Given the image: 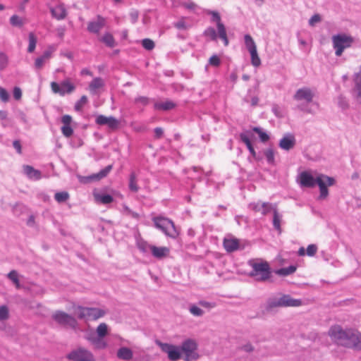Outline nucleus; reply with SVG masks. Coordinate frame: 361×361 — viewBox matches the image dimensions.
Wrapping results in <instances>:
<instances>
[{"instance_id": "nucleus-1", "label": "nucleus", "mask_w": 361, "mask_h": 361, "mask_svg": "<svg viewBox=\"0 0 361 361\" xmlns=\"http://www.w3.org/2000/svg\"><path fill=\"white\" fill-rule=\"evenodd\" d=\"M328 334L338 345L361 350V334L355 329H344L339 325H335L330 328Z\"/></svg>"}, {"instance_id": "nucleus-2", "label": "nucleus", "mask_w": 361, "mask_h": 361, "mask_svg": "<svg viewBox=\"0 0 361 361\" xmlns=\"http://www.w3.org/2000/svg\"><path fill=\"white\" fill-rule=\"evenodd\" d=\"M300 183L302 187L306 188H313L318 185L320 191L319 198L323 200L329 195L327 186L334 185L335 180L324 174H319L314 178L309 172L303 171L300 174Z\"/></svg>"}, {"instance_id": "nucleus-3", "label": "nucleus", "mask_w": 361, "mask_h": 361, "mask_svg": "<svg viewBox=\"0 0 361 361\" xmlns=\"http://www.w3.org/2000/svg\"><path fill=\"white\" fill-rule=\"evenodd\" d=\"M252 270L249 273V276L254 278L259 282H265L271 277V270L269 264L262 259H252L247 262Z\"/></svg>"}, {"instance_id": "nucleus-4", "label": "nucleus", "mask_w": 361, "mask_h": 361, "mask_svg": "<svg viewBox=\"0 0 361 361\" xmlns=\"http://www.w3.org/2000/svg\"><path fill=\"white\" fill-rule=\"evenodd\" d=\"M333 47L335 49V54L341 56L344 49L349 48L354 42V39L345 34H338L332 37Z\"/></svg>"}, {"instance_id": "nucleus-5", "label": "nucleus", "mask_w": 361, "mask_h": 361, "mask_svg": "<svg viewBox=\"0 0 361 361\" xmlns=\"http://www.w3.org/2000/svg\"><path fill=\"white\" fill-rule=\"evenodd\" d=\"M153 221L156 228L161 230L167 236L175 238L178 235L175 225L171 220L167 218L157 216L153 218Z\"/></svg>"}, {"instance_id": "nucleus-6", "label": "nucleus", "mask_w": 361, "mask_h": 361, "mask_svg": "<svg viewBox=\"0 0 361 361\" xmlns=\"http://www.w3.org/2000/svg\"><path fill=\"white\" fill-rule=\"evenodd\" d=\"M302 305V300L294 299L289 295H283L279 298H275L268 302L267 310L270 311L277 307H298Z\"/></svg>"}, {"instance_id": "nucleus-7", "label": "nucleus", "mask_w": 361, "mask_h": 361, "mask_svg": "<svg viewBox=\"0 0 361 361\" xmlns=\"http://www.w3.org/2000/svg\"><path fill=\"white\" fill-rule=\"evenodd\" d=\"M76 310L78 317L85 321L97 320L104 317L106 314L104 310L97 307L78 306Z\"/></svg>"}, {"instance_id": "nucleus-8", "label": "nucleus", "mask_w": 361, "mask_h": 361, "mask_svg": "<svg viewBox=\"0 0 361 361\" xmlns=\"http://www.w3.org/2000/svg\"><path fill=\"white\" fill-rule=\"evenodd\" d=\"M51 317L57 324L64 327L76 329L78 326V321L74 317L63 311H56Z\"/></svg>"}, {"instance_id": "nucleus-9", "label": "nucleus", "mask_w": 361, "mask_h": 361, "mask_svg": "<svg viewBox=\"0 0 361 361\" xmlns=\"http://www.w3.org/2000/svg\"><path fill=\"white\" fill-rule=\"evenodd\" d=\"M180 348L181 353L185 355V361H193L199 358V354L197 353V344L193 339L185 340Z\"/></svg>"}, {"instance_id": "nucleus-10", "label": "nucleus", "mask_w": 361, "mask_h": 361, "mask_svg": "<svg viewBox=\"0 0 361 361\" xmlns=\"http://www.w3.org/2000/svg\"><path fill=\"white\" fill-rule=\"evenodd\" d=\"M66 357L71 361H95L92 353L82 347L71 351Z\"/></svg>"}, {"instance_id": "nucleus-11", "label": "nucleus", "mask_w": 361, "mask_h": 361, "mask_svg": "<svg viewBox=\"0 0 361 361\" xmlns=\"http://www.w3.org/2000/svg\"><path fill=\"white\" fill-rule=\"evenodd\" d=\"M155 343L161 349V350L168 355V357L171 361H176L181 357V350L178 346L162 343L159 340H156Z\"/></svg>"}, {"instance_id": "nucleus-12", "label": "nucleus", "mask_w": 361, "mask_h": 361, "mask_svg": "<svg viewBox=\"0 0 361 361\" xmlns=\"http://www.w3.org/2000/svg\"><path fill=\"white\" fill-rule=\"evenodd\" d=\"M51 88L54 93L64 96L65 94H71L73 92L75 87L70 82L69 79L63 80L60 84L56 82H51Z\"/></svg>"}, {"instance_id": "nucleus-13", "label": "nucleus", "mask_w": 361, "mask_h": 361, "mask_svg": "<svg viewBox=\"0 0 361 361\" xmlns=\"http://www.w3.org/2000/svg\"><path fill=\"white\" fill-rule=\"evenodd\" d=\"M113 166L108 165L104 169H102L99 173L92 174L87 176H78V180L80 183L82 184H87L93 181L99 180L105 178L109 172L111 171Z\"/></svg>"}, {"instance_id": "nucleus-14", "label": "nucleus", "mask_w": 361, "mask_h": 361, "mask_svg": "<svg viewBox=\"0 0 361 361\" xmlns=\"http://www.w3.org/2000/svg\"><path fill=\"white\" fill-rule=\"evenodd\" d=\"M248 207L255 212H258L262 215L265 216L271 212H273L277 205L270 202H263L262 201H258L257 202L250 203Z\"/></svg>"}, {"instance_id": "nucleus-15", "label": "nucleus", "mask_w": 361, "mask_h": 361, "mask_svg": "<svg viewBox=\"0 0 361 361\" xmlns=\"http://www.w3.org/2000/svg\"><path fill=\"white\" fill-rule=\"evenodd\" d=\"M95 122L99 126H106L112 130L118 129L120 126V121L114 116L98 115L96 118Z\"/></svg>"}, {"instance_id": "nucleus-16", "label": "nucleus", "mask_w": 361, "mask_h": 361, "mask_svg": "<svg viewBox=\"0 0 361 361\" xmlns=\"http://www.w3.org/2000/svg\"><path fill=\"white\" fill-rule=\"evenodd\" d=\"M314 94L309 87H302L298 89L295 94L293 99L296 101H305L306 103L312 102Z\"/></svg>"}, {"instance_id": "nucleus-17", "label": "nucleus", "mask_w": 361, "mask_h": 361, "mask_svg": "<svg viewBox=\"0 0 361 361\" xmlns=\"http://www.w3.org/2000/svg\"><path fill=\"white\" fill-rule=\"evenodd\" d=\"M296 144L295 135L292 133H286L279 140V146L283 150L289 151L294 148Z\"/></svg>"}, {"instance_id": "nucleus-18", "label": "nucleus", "mask_w": 361, "mask_h": 361, "mask_svg": "<svg viewBox=\"0 0 361 361\" xmlns=\"http://www.w3.org/2000/svg\"><path fill=\"white\" fill-rule=\"evenodd\" d=\"M252 136V133L250 130H246L243 133H241L239 135L240 140L245 144L247 149L249 150L250 153L252 154V156L256 159V160H260L261 158L258 157L257 156L256 152L250 142V137Z\"/></svg>"}, {"instance_id": "nucleus-19", "label": "nucleus", "mask_w": 361, "mask_h": 361, "mask_svg": "<svg viewBox=\"0 0 361 361\" xmlns=\"http://www.w3.org/2000/svg\"><path fill=\"white\" fill-rule=\"evenodd\" d=\"M63 126L61 128L62 134L66 137H70L73 134V130L71 126L72 122V117L70 115H64L61 118Z\"/></svg>"}, {"instance_id": "nucleus-20", "label": "nucleus", "mask_w": 361, "mask_h": 361, "mask_svg": "<svg viewBox=\"0 0 361 361\" xmlns=\"http://www.w3.org/2000/svg\"><path fill=\"white\" fill-rule=\"evenodd\" d=\"M50 12L52 17L59 20L66 18L67 16V11L63 4H59L54 8H51Z\"/></svg>"}, {"instance_id": "nucleus-21", "label": "nucleus", "mask_w": 361, "mask_h": 361, "mask_svg": "<svg viewBox=\"0 0 361 361\" xmlns=\"http://www.w3.org/2000/svg\"><path fill=\"white\" fill-rule=\"evenodd\" d=\"M104 18L98 16L96 21H92L88 23L87 30L90 32L97 33L104 27Z\"/></svg>"}, {"instance_id": "nucleus-22", "label": "nucleus", "mask_w": 361, "mask_h": 361, "mask_svg": "<svg viewBox=\"0 0 361 361\" xmlns=\"http://www.w3.org/2000/svg\"><path fill=\"white\" fill-rule=\"evenodd\" d=\"M150 251L152 255L157 259H163L169 254V249L166 247H157L153 245L150 247Z\"/></svg>"}, {"instance_id": "nucleus-23", "label": "nucleus", "mask_w": 361, "mask_h": 361, "mask_svg": "<svg viewBox=\"0 0 361 361\" xmlns=\"http://www.w3.org/2000/svg\"><path fill=\"white\" fill-rule=\"evenodd\" d=\"M224 247L228 252H234L239 247V240L236 238H224Z\"/></svg>"}, {"instance_id": "nucleus-24", "label": "nucleus", "mask_w": 361, "mask_h": 361, "mask_svg": "<svg viewBox=\"0 0 361 361\" xmlns=\"http://www.w3.org/2000/svg\"><path fill=\"white\" fill-rule=\"evenodd\" d=\"M24 173L30 179L39 180L42 177L41 172L29 165L23 166Z\"/></svg>"}, {"instance_id": "nucleus-25", "label": "nucleus", "mask_w": 361, "mask_h": 361, "mask_svg": "<svg viewBox=\"0 0 361 361\" xmlns=\"http://www.w3.org/2000/svg\"><path fill=\"white\" fill-rule=\"evenodd\" d=\"M133 351L127 347L120 348L116 353L118 359L126 361L131 360L133 358Z\"/></svg>"}, {"instance_id": "nucleus-26", "label": "nucleus", "mask_w": 361, "mask_h": 361, "mask_svg": "<svg viewBox=\"0 0 361 361\" xmlns=\"http://www.w3.org/2000/svg\"><path fill=\"white\" fill-rule=\"evenodd\" d=\"M51 51L47 50L44 52V54L40 56L36 59L35 62V68L37 69L41 68L45 61L51 57Z\"/></svg>"}, {"instance_id": "nucleus-27", "label": "nucleus", "mask_w": 361, "mask_h": 361, "mask_svg": "<svg viewBox=\"0 0 361 361\" xmlns=\"http://www.w3.org/2000/svg\"><path fill=\"white\" fill-rule=\"evenodd\" d=\"M96 201L99 202L104 204H107L113 202L114 198L111 195L108 194H94Z\"/></svg>"}, {"instance_id": "nucleus-28", "label": "nucleus", "mask_w": 361, "mask_h": 361, "mask_svg": "<svg viewBox=\"0 0 361 361\" xmlns=\"http://www.w3.org/2000/svg\"><path fill=\"white\" fill-rule=\"evenodd\" d=\"M297 269V267L295 265H290L288 267H283L279 269H277L275 273L279 276H288L293 274Z\"/></svg>"}, {"instance_id": "nucleus-29", "label": "nucleus", "mask_w": 361, "mask_h": 361, "mask_svg": "<svg viewBox=\"0 0 361 361\" xmlns=\"http://www.w3.org/2000/svg\"><path fill=\"white\" fill-rule=\"evenodd\" d=\"M175 107V104L171 101L157 102L154 104V109L158 110L168 111Z\"/></svg>"}, {"instance_id": "nucleus-30", "label": "nucleus", "mask_w": 361, "mask_h": 361, "mask_svg": "<svg viewBox=\"0 0 361 361\" xmlns=\"http://www.w3.org/2000/svg\"><path fill=\"white\" fill-rule=\"evenodd\" d=\"M272 212H273V226L276 230L281 232V221L282 216L279 213L277 207H276V209H274V210Z\"/></svg>"}, {"instance_id": "nucleus-31", "label": "nucleus", "mask_w": 361, "mask_h": 361, "mask_svg": "<svg viewBox=\"0 0 361 361\" xmlns=\"http://www.w3.org/2000/svg\"><path fill=\"white\" fill-rule=\"evenodd\" d=\"M246 48L250 51L257 49V46L252 37L250 35H245L244 37Z\"/></svg>"}, {"instance_id": "nucleus-32", "label": "nucleus", "mask_w": 361, "mask_h": 361, "mask_svg": "<svg viewBox=\"0 0 361 361\" xmlns=\"http://www.w3.org/2000/svg\"><path fill=\"white\" fill-rule=\"evenodd\" d=\"M252 130L253 132L258 134L261 142H266L269 140V135L266 132L263 131L260 127H253Z\"/></svg>"}, {"instance_id": "nucleus-33", "label": "nucleus", "mask_w": 361, "mask_h": 361, "mask_svg": "<svg viewBox=\"0 0 361 361\" xmlns=\"http://www.w3.org/2000/svg\"><path fill=\"white\" fill-rule=\"evenodd\" d=\"M128 186L129 189L134 192H137L139 190V187L137 185L136 175L134 172H132L130 175Z\"/></svg>"}, {"instance_id": "nucleus-34", "label": "nucleus", "mask_w": 361, "mask_h": 361, "mask_svg": "<svg viewBox=\"0 0 361 361\" xmlns=\"http://www.w3.org/2000/svg\"><path fill=\"white\" fill-rule=\"evenodd\" d=\"M92 345L97 350L104 349L107 347V343L104 341V338L99 336L94 339Z\"/></svg>"}, {"instance_id": "nucleus-35", "label": "nucleus", "mask_w": 361, "mask_h": 361, "mask_svg": "<svg viewBox=\"0 0 361 361\" xmlns=\"http://www.w3.org/2000/svg\"><path fill=\"white\" fill-rule=\"evenodd\" d=\"M218 32L219 37L224 41V44L227 46L228 44V39L226 35V27L224 24L219 23Z\"/></svg>"}, {"instance_id": "nucleus-36", "label": "nucleus", "mask_w": 361, "mask_h": 361, "mask_svg": "<svg viewBox=\"0 0 361 361\" xmlns=\"http://www.w3.org/2000/svg\"><path fill=\"white\" fill-rule=\"evenodd\" d=\"M104 86L103 80L101 78H95L90 82L89 87L91 91H94Z\"/></svg>"}, {"instance_id": "nucleus-37", "label": "nucleus", "mask_w": 361, "mask_h": 361, "mask_svg": "<svg viewBox=\"0 0 361 361\" xmlns=\"http://www.w3.org/2000/svg\"><path fill=\"white\" fill-rule=\"evenodd\" d=\"M29 39V45L27 47V51L29 53H32L35 51L37 44V37L34 35V33L30 32L28 36Z\"/></svg>"}, {"instance_id": "nucleus-38", "label": "nucleus", "mask_w": 361, "mask_h": 361, "mask_svg": "<svg viewBox=\"0 0 361 361\" xmlns=\"http://www.w3.org/2000/svg\"><path fill=\"white\" fill-rule=\"evenodd\" d=\"M97 335L104 338L108 334V326L105 323H101L96 329Z\"/></svg>"}, {"instance_id": "nucleus-39", "label": "nucleus", "mask_w": 361, "mask_h": 361, "mask_svg": "<svg viewBox=\"0 0 361 361\" xmlns=\"http://www.w3.org/2000/svg\"><path fill=\"white\" fill-rule=\"evenodd\" d=\"M251 56V63L255 67H259L261 65V60L258 56L257 50L250 51Z\"/></svg>"}, {"instance_id": "nucleus-40", "label": "nucleus", "mask_w": 361, "mask_h": 361, "mask_svg": "<svg viewBox=\"0 0 361 361\" xmlns=\"http://www.w3.org/2000/svg\"><path fill=\"white\" fill-rule=\"evenodd\" d=\"M7 277L15 284L17 288H20V285L18 278V272L16 270L11 271Z\"/></svg>"}, {"instance_id": "nucleus-41", "label": "nucleus", "mask_w": 361, "mask_h": 361, "mask_svg": "<svg viewBox=\"0 0 361 361\" xmlns=\"http://www.w3.org/2000/svg\"><path fill=\"white\" fill-rule=\"evenodd\" d=\"M88 99L87 96L83 95L81 97V98L75 103L74 106V109L76 111H82L83 106L87 103Z\"/></svg>"}, {"instance_id": "nucleus-42", "label": "nucleus", "mask_w": 361, "mask_h": 361, "mask_svg": "<svg viewBox=\"0 0 361 361\" xmlns=\"http://www.w3.org/2000/svg\"><path fill=\"white\" fill-rule=\"evenodd\" d=\"M102 41L104 43H105L106 46H108L109 47H114L116 44L113 36L109 33L105 34L102 37Z\"/></svg>"}, {"instance_id": "nucleus-43", "label": "nucleus", "mask_w": 361, "mask_h": 361, "mask_svg": "<svg viewBox=\"0 0 361 361\" xmlns=\"http://www.w3.org/2000/svg\"><path fill=\"white\" fill-rule=\"evenodd\" d=\"M8 65V56L2 51H0V71L4 70Z\"/></svg>"}, {"instance_id": "nucleus-44", "label": "nucleus", "mask_w": 361, "mask_h": 361, "mask_svg": "<svg viewBox=\"0 0 361 361\" xmlns=\"http://www.w3.org/2000/svg\"><path fill=\"white\" fill-rule=\"evenodd\" d=\"M55 200L59 202H64L69 198V194L67 192H59L54 195Z\"/></svg>"}, {"instance_id": "nucleus-45", "label": "nucleus", "mask_w": 361, "mask_h": 361, "mask_svg": "<svg viewBox=\"0 0 361 361\" xmlns=\"http://www.w3.org/2000/svg\"><path fill=\"white\" fill-rule=\"evenodd\" d=\"M264 155L266 157L267 161L270 164H274L275 159H274V152L273 149L269 148L264 151Z\"/></svg>"}, {"instance_id": "nucleus-46", "label": "nucleus", "mask_w": 361, "mask_h": 361, "mask_svg": "<svg viewBox=\"0 0 361 361\" xmlns=\"http://www.w3.org/2000/svg\"><path fill=\"white\" fill-rule=\"evenodd\" d=\"M204 35L206 37H210V39L213 41H215L217 39L216 32L215 29L212 27L207 28L204 32Z\"/></svg>"}, {"instance_id": "nucleus-47", "label": "nucleus", "mask_w": 361, "mask_h": 361, "mask_svg": "<svg viewBox=\"0 0 361 361\" xmlns=\"http://www.w3.org/2000/svg\"><path fill=\"white\" fill-rule=\"evenodd\" d=\"M9 317L8 308L6 305L0 306V321L6 320Z\"/></svg>"}, {"instance_id": "nucleus-48", "label": "nucleus", "mask_w": 361, "mask_h": 361, "mask_svg": "<svg viewBox=\"0 0 361 361\" xmlns=\"http://www.w3.org/2000/svg\"><path fill=\"white\" fill-rule=\"evenodd\" d=\"M142 45L145 49L148 51L152 50L155 46L154 42L148 38L142 40Z\"/></svg>"}, {"instance_id": "nucleus-49", "label": "nucleus", "mask_w": 361, "mask_h": 361, "mask_svg": "<svg viewBox=\"0 0 361 361\" xmlns=\"http://www.w3.org/2000/svg\"><path fill=\"white\" fill-rule=\"evenodd\" d=\"M10 23L13 26L21 27L23 25L22 19L17 15H13L10 18Z\"/></svg>"}, {"instance_id": "nucleus-50", "label": "nucleus", "mask_w": 361, "mask_h": 361, "mask_svg": "<svg viewBox=\"0 0 361 361\" xmlns=\"http://www.w3.org/2000/svg\"><path fill=\"white\" fill-rule=\"evenodd\" d=\"M189 311L192 315L197 317H201L204 314V311L195 305L190 307Z\"/></svg>"}, {"instance_id": "nucleus-51", "label": "nucleus", "mask_w": 361, "mask_h": 361, "mask_svg": "<svg viewBox=\"0 0 361 361\" xmlns=\"http://www.w3.org/2000/svg\"><path fill=\"white\" fill-rule=\"evenodd\" d=\"M152 245H149L147 242L145 241H139L137 243V247L139 248V250L140 251H142V252H147L149 250H150V247Z\"/></svg>"}, {"instance_id": "nucleus-52", "label": "nucleus", "mask_w": 361, "mask_h": 361, "mask_svg": "<svg viewBox=\"0 0 361 361\" xmlns=\"http://www.w3.org/2000/svg\"><path fill=\"white\" fill-rule=\"evenodd\" d=\"M149 102V99L147 97L140 96L135 99V103L136 104H140L142 106H147Z\"/></svg>"}, {"instance_id": "nucleus-53", "label": "nucleus", "mask_w": 361, "mask_h": 361, "mask_svg": "<svg viewBox=\"0 0 361 361\" xmlns=\"http://www.w3.org/2000/svg\"><path fill=\"white\" fill-rule=\"evenodd\" d=\"M209 14H211L212 16V20L216 22L217 27H219V23L223 24L221 21V16L217 11H209Z\"/></svg>"}, {"instance_id": "nucleus-54", "label": "nucleus", "mask_w": 361, "mask_h": 361, "mask_svg": "<svg viewBox=\"0 0 361 361\" xmlns=\"http://www.w3.org/2000/svg\"><path fill=\"white\" fill-rule=\"evenodd\" d=\"M209 63L211 66L217 67L221 63V60L216 55H213L209 58Z\"/></svg>"}, {"instance_id": "nucleus-55", "label": "nucleus", "mask_w": 361, "mask_h": 361, "mask_svg": "<svg viewBox=\"0 0 361 361\" xmlns=\"http://www.w3.org/2000/svg\"><path fill=\"white\" fill-rule=\"evenodd\" d=\"M317 251V247L314 244L309 245L307 247V255L308 256H314Z\"/></svg>"}, {"instance_id": "nucleus-56", "label": "nucleus", "mask_w": 361, "mask_h": 361, "mask_svg": "<svg viewBox=\"0 0 361 361\" xmlns=\"http://www.w3.org/2000/svg\"><path fill=\"white\" fill-rule=\"evenodd\" d=\"M8 99L9 94L8 92L4 88L0 87V99L4 102H6L8 101Z\"/></svg>"}, {"instance_id": "nucleus-57", "label": "nucleus", "mask_w": 361, "mask_h": 361, "mask_svg": "<svg viewBox=\"0 0 361 361\" xmlns=\"http://www.w3.org/2000/svg\"><path fill=\"white\" fill-rule=\"evenodd\" d=\"M321 20H322V18H321L320 15L314 14L309 20V25L310 26H314L316 23H319Z\"/></svg>"}, {"instance_id": "nucleus-58", "label": "nucleus", "mask_w": 361, "mask_h": 361, "mask_svg": "<svg viewBox=\"0 0 361 361\" xmlns=\"http://www.w3.org/2000/svg\"><path fill=\"white\" fill-rule=\"evenodd\" d=\"M123 209L127 215L130 216L135 219H138L139 214L137 213L132 211L128 206L124 205Z\"/></svg>"}, {"instance_id": "nucleus-59", "label": "nucleus", "mask_w": 361, "mask_h": 361, "mask_svg": "<svg viewBox=\"0 0 361 361\" xmlns=\"http://www.w3.org/2000/svg\"><path fill=\"white\" fill-rule=\"evenodd\" d=\"M174 27L178 30H186L188 29V26L185 21L182 19L174 23Z\"/></svg>"}, {"instance_id": "nucleus-60", "label": "nucleus", "mask_w": 361, "mask_h": 361, "mask_svg": "<svg viewBox=\"0 0 361 361\" xmlns=\"http://www.w3.org/2000/svg\"><path fill=\"white\" fill-rule=\"evenodd\" d=\"M338 103L339 106H341L342 109H346L348 106L347 101L345 100V98L343 96H339L338 98Z\"/></svg>"}, {"instance_id": "nucleus-61", "label": "nucleus", "mask_w": 361, "mask_h": 361, "mask_svg": "<svg viewBox=\"0 0 361 361\" xmlns=\"http://www.w3.org/2000/svg\"><path fill=\"white\" fill-rule=\"evenodd\" d=\"M13 94V97L16 100H19L22 97V91H21L20 88L18 87H14Z\"/></svg>"}, {"instance_id": "nucleus-62", "label": "nucleus", "mask_w": 361, "mask_h": 361, "mask_svg": "<svg viewBox=\"0 0 361 361\" xmlns=\"http://www.w3.org/2000/svg\"><path fill=\"white\" fill-rule=\"evenodd\" d=\"M241 349L247 353H251L254 350V347L250 343H247L241 347Z\"/></svg>"}, {"instance_id": "nucleus-63", "label": "nucleus", "mask_w": 361, "mask_h": 361, "mask_svg": "<svg viewBox=\"0 0 361 361\" xmlns=\"http://www.w3.org/2000/svg\"><path fill=\"white\" fill-rule=\"evenodd\" d=\"M164 134V130L161 128L157 127L154 128V137L157 139H159L162 137Z\"/></svg>"}, {"instance_id": "nucleus-64", "label": "nucleus", "mask_w": 361, "mask_h": 361, "mask_svg": "<svg viewBox=\"0 0 361 361\" xmlns=\"http://www.w3.org/2000/svg\"><path fill=\"white\" fill-rule=\"evenodd\" d=\"M355 89L357 92V97L360 99L361 103V79L357 81L355 85Z\"/></svg>"}]
</instances>
